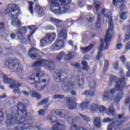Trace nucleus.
I'll return each instance as SVG.
<instances>
[{
	"instance_id": "1",
	"label": "nucleus",
	"mask_w": 130,
	"mask_h": 130,
	"mask_svg": "<svg viewBox=\"0 0 130 130\" xmlns=\"http://www.w3.org/2000/svg\"><path fill=\"white\" fill-rule=\"evenodd\" d=\"M17 113V111L13 112V117L11 114L7 116L6 123L8 125H11L12 122H14L17 124H20L16 127L17 130H24L27 128H30L31 124V119L30 117L27 116L26 112V105L21 102L18 103Z\"/></svg>"
},
{
	"instance_id": "2",
	"label": "nucleus",
	"mask_w": 130,
	"mask_h": 130,
	"mask_svg": "<svg viewBox=\"0 0 130 130\" xmlns=\"http://www.w3.org/2000/svg\"><path fill=\"white\" fill-rule=\"evenodd\" d=\"M102 13L104 15L105 18L108 19L110 22L109 28L107 30L105 37V41H102V40H101V44L98 52L96 59H100V58L103 56V53H102V52H103V51H106V50L108 49V47L111 41V38L113 37V21H112L111 12H110V11L108 9H103Z\"/></svg>"
},
{
	"instance_id": "3",
	"label": "nucleus",
	"mask_w": 130,
	"mask_h": 130,
	"mask_svg": "<svg viewBox=\"0 0 130 130\" xmlns=\"http://www.w3.org/2000/svg\"><path fill=\"white\" fill-rule=\"evenodd\" d=\"M17 11V13H19V11H20V7L17 5L15 4H12V5H9L6 10L5 11V14H6L7 15H10V14H11L12 16V18L11 21V23L12 26H14V27H20L21 26V21L19 20L18 18H17V14L14 15L12 13H16V12Z\"/></svg>"
},
{
	"instance_id": "4",
	"label": "nucleus",
	"mask_w": 130,
	"mask_h": 130,
	"mask_svg": "<svg viewBox=\"0 0 130 130\" xmlns=\"http://www.w3.org/2000/svg\"><path fill=\"white\" fill-rule=\"evenodd\" d=\"M32 68L34 70H36V73H33L28 79V83L29 84H39V83H47L49 81V79H43V76H44V72L41 71V70H39L38 68H36L33 67L32 65Z\"/></svg>"
},
{
	"instance_id": "5",
	"label": "nucleus",
	"mask_w": 130,
	"mask_h": 130,
	"mask_svg": "<svg viewBox=\"0 0 130 130\" xmlns=\"http://www.w3.org/2000/svg\"><path fill=\"white\" fill-rule=\"evenodd\" d=\"M114 106L113 104L110 105L108 111H106V108L104 106H100L98 105H91L89 106L88 108V110H90V111L93 113L95 112V111H97V110H100V112H106L108 114V115H113L114 113H115V110H114Z\"/></svg>"
},
{
	"instance_id": "6",
	"label": "nucleus",
	"mask_w": 130,
	"mask_h": 130,
	"mask_svg": "<svg viewBox=\"0 0 130 130\" xmlns=\"http://www.w3.org/2000/svg\"><path fill=\"white\" fill-rule=\"evenodd\" d=\"M45 67L47 70H54V63L52 61H47L43 59L37 60L35 63L32 64V67L38 69L39 71L41 70V67Z\"/></svg>"
},
{
	"instance_id": "7",
	"label": "nucleus",
	"mask_w": 130,
	"mask_h": 130,
	"mask_svg": "<svg viewBox=\"0 0 130 130\" xmlns=\"http://www.w3.org/2000/svg\"><path fill=\"white\" fill-rule=\"evenodd\" d=\"M47 119L50 123L56 122V124H54L52 126L51 130H64L66 129V126L63 125V121L57 120L56 116H49L47 117Z\"/></svg>"
},
{
	"instance_id": "8",
	"label": "nucleus",
	"mask_w": 130,
	"mask_h": 130,
	"mask_svg": "<svg viewBox=\"0 0 130 130\" xmlns=\"http://www.w3.org/2000/svg\"><path fill=\"white\" fill-rule=\"evenodd\" d=\"M3 82L5 84H10L9 88L10 89H13V92L14 93H17V94H21V91H20V87L22 86V84L19 83H15L16 81L13 80L12 79L9 78L8 76L6 75H4L3 76Z\"/></svg>"
},
{
	"instance_id": "9",
	"label": "nucleus",
	"mask_w": 130,
	"mask_h": 130,
	"mask_svg": "<svg viewBox=\"0 0 130 130\" xmlns=\"http://www.w3.org/2000/svg\"><path fill=\"white\" fill-rule=\"evenodd\" d=\"M125 85V79L124 77L123 76L115 84L114 88H112L110 90V94L113 95L115 92H117V91H122Z\"/></svg>"
},
{
	"instance_id": "10",
	"label": "nucleus",
	"mask_w": 130,
	"mask_h": 130,
	"mask_svg": "<svg viewBox=\"0 0 130 130\" xmlns=\"http://www.w3.org/2000/svg\"><path fill=\"white\" fill-rule=\"evenodd\" d=\"M5 67L7 68H15L17 71H22L23 67L20 65L19 61L18 59H8L5 62Z\"/></svg>"
},
{
	"instance_id": "11",
	"label": "nucleus",
	"mask_w": 130,
	"mask_h": 130,
	"mask_svg": "<svg viewBox=\"0 0 130 130\" xmlns=\"http://www.w3.org/2000/svg\"><path fill=\"white\" fill-rule=\"evenodd\" d=\"M49 2L50 4V10L54 14H64L66 12H68V8H61L59 5H52V3H53V0H49Z\"/></svg>"
},
{
	"instance_id": "12",
	"label": "nucleus",
	"mask_w": 130,
	"mask_h": 130,
	"mask_svg": "<svg viewBox=\"0 0 130 130\" xmlns=\"http://www.w3.org/2000/svg\"><path fill=\"white\" fill-rule=\"evenodd\" d=\"M42 54H43V52L37 49L36 48H32L28 51V55L32 59H37V58L41 57Z\"/></svg>"
},
{
	"instance_id": "13",
	"label": "nucleus",
	"mask_w": 130,
	"mask_h": 130,
	"mask_svg": "<svg viewBox=\"0 0 130 130\" xmlns=\"http://www.w3.org/2000/svg\"><path fill=\"white\" fill-rule=\"evenodd\" d=\"M64 47V43L61 40L57 39L54 44L51 46L50 49L51 51H57Z\"/></svg>"
},
{
	"instance_id": "14",
	"label": "nucleus",
	"mask_w": 130,
	"mask_h": 130,
	"mask_svg": "<svg viewBox=\"0 0 130 130\" xmlns=\"http://www.w3.org/2000/svg\"><path fill=\"white\" fill-rule=\"evenodd\" d=\"M27 32V28L26 27L23 26L22 28H21L20 29L17 30V36L18 38V40L21 42V43H25V42L27 41V39L23 36V34H25Z\"/></svg>"
},
{
	"instance_id": "15",
	"label": "nucleus",
	"mask_w": 130,
	"mask_h": 130,
	"mask_svg": "<svg viewBox=\"0 0 130 130\" xmlns=\"http://www.w3.org/2000/svg\"><path fill=\"white\" fill-rule=\"evenodd\" d=\"M72 3V0H53L52 5L61 6V8H68L70 10L69 5Z\"/></svg>"
},
{
	"instance_id": "16",
	"label": "nucleus",
	"mask_w": 130,
	"mask_h": 130,
	"mask_svg": "<svg viewBox=\"0 0 130 130\" xmlns=\"http://www.w3.org/2000/svg\"><path fill=\"white\" fill-rule=\"evenodd\" d=\"M68 75V71H60L59 73L56 74L55 80L57 83L59 82H62L64 80V78H67Z\"/></svg>"
},
{
	"instance_id": "17",
	"label": "nucleus",
	"mask_w": 130,
	"mask_h": 130,
	"mask_svg": "<svg viewBox=\"0 0 130 130\" xmlns=\"http://www.w3.org/2000/svg\"><path fill=\"white\" fill-rule=\"evenodd\" d=\"M34 25H29L27 26L28 29L31 30V33L30 35L28 37V40L30 42L29 44H30V45H32L33 46H35V45H36L35 40L33 39V37H32V34H33L34 33V31H35V28H34Z\"/></svg>"
},
{
	"instance_id": "18",
	"label": "nucleus",
	"mask_w": 130,
	"mask_h": 130,
	"mask_svg": "<svg viewBox=\"0 0 130 130\" xmlns=\"http://www.w3.org/2000/svg\"><path fill=\"white\" fill-rule=\"evenodd\" d=\"M74 98H71L68 99V102L67 103V105L69 109H75L76 106H77V104L74 102Z\"/></svg>"
},
{
	"instance_id": "19",
	"label": "nucleus",
	"mask_w": 130,
	"mask_h": 130,
	"mask_svg": "<svg viewBox=\"0 0 130 130\" xmlns=\"http://www.w3.org/2000/svg\"><path fill=\"white\" fill-rule=\"evenodd\" d=\"M71 130H93L91 128V126L88 125V127L78 126L73 125L71 126Z\"/></svg>"
},
{
	"instance_id": "20",
	"label": "nucleus",
	"mask_w": 130,
	"mask_h": 130,
	"mask_svg": "<svg viewBox=\"0 0 130 130\" xmlns=\"http://www.w3.org/2000/svg\"><path fill=\"white\" fill-rule=\"evenodd\" d=\"M47 39H48L49 43H51V42H53L54 40H55V38H56V34L54 32L47 34L46 35Z\"/></svg>"
},
{
	"instance_id": "21",
	"label": "nucleus",
	"mask_w": 130,
	"mask_h": 130,
	"mask_svg": "<svg viewBox=\"0 0 130 130\" xmlns=\"http://www.w3.org/2000/svg\"><path fill=\"white\" fill-rule=\"evenodd\" d=\"M92 48H94V45L90 44L86 47H81V50L82 53H87V52H89L90 50H91Z\"/></svg>"
},
{
	"instance_id": "22",
	"label": "nucleus",
	"mask_w": 130,
	"mask_h": 130,
	"mask_svg": "<svg viewBox=\"0 0 130 130\" xmlns=\"http://www.w3.org/2000/svg\"><path fill=\"white\" fill-rule=\"evenodd\" d=\"M74 86V84L73 81H67L65 83L63 88L64 90H69V89H72V88H73Z\"/></svg>"
},
{
	"instance_id": "23",
	"label": "nucleus",
	"mask_w": 130,
	"mask_h": 130,
	"mask_svg": "<svg viewBox=\"0 0 130 130\" xmlns=\"http://www.w3.org/2000/svg\"><path fill=\"white\" fill-rule=\"evenodd\" d=\"M35 10L36 12L40 15V16H43L44 15V11L42 8L40 7V6L38 4H36L35 6Z\"/></svg>"
},
{
	"instance_id": "24",
	"label": "nucleus",
	"mask_w": 130,
	"mask_h": 130,
	"mask_svg": "<svg viewBox=\"0 0 130 130\" xmlns=\"http://www.w3.org/2000/svg\"><path fill=\"white\" fill-rule=\"evenodd\" d=\"M124 94V93H123V92H121L117 94V95L115 98V102H116V103H119L120 100L122 99Z\"/></svg>"
},
{
	"instance_id": "25",
	"label": "nucleus",
	"mask_w": 130,
	"mask_h": 130,
	"mask_svg": "<svg viewBox=\"0 0 130 130\" xmlns=\"http://www.w3.org/2000/svg\"><path fill=\"white\" fill-rule=\"evenodd\" d=\"M93 123L96 127L101 126V120L99 118H95L93 120Z\"/></svg>"
},
{
	"instance_id": "26",
	"label": "nucleus",
	"mask_w": 130,
	"mask_h": 130,
	"mask_svg": "<svg viewBox=\"0 0 130 130\" xmlns=\"http://www.w3.org/2000/svg\"><path fill=\"white\" fill-rule=\"evenodd\" d=\"M30 95L32 98H37V99H41V94L36 91H32L30 93Z\"/></svg>"
},
{
	"instance_id": "27",
	"label": "nucleus",
	"mask_w": 130,
	"mask_h": 130,
	"mask_svg": "<svg viewBox=\"0 0 130 130\" xmlns=\"http://www.w3.org/2000/svg\"><path fill=\"white\" fill-rule=\"evenodd\" d=\"M111 97L109 95V92L108 91H105V93L103 95V100L105 101H108V100H111Z\"/></svg>"
},
{
	"instance_id": "28",
	"label": "nucleus",
	"mask_w": 130,
	"mask_h": 130,
	"mask_svg": "<svg viewBox=\"0 0 130 130\" xmlns=\"http://www.w3.org/2000/svg\"><path fill=\"white\" fill-rule=\"evenodd\" d=\"M55 113L60 117H64V115H66V112L63 110H57L55 112Z\"/></svg>"
},
{
	"instance_id": "29",
	"label": "nucleus",
	"mask_w": 130,
	"mask_h": 130,
	"mask_svg": "<svg viewBox=\"0 0 130 130\" xmlns=\"http://www.w3.org/2000/svg\"><path fill=\"white\" fill-rule=\"evenodd\" d=\"M40 42L41 46L43 47L45 46L47 43H49V41H48V39L46 36L45 38L40 40Z\"/></svg>"
},
{
	"instance_id": "30",
	"label": "nucleus",
	"mask_w": 130,
	"mask_h": 130,
	"mask_svg": "<svg viewBox=\"0 0 130 130\" xmlns=\"http://www.w3.org/2000/svg\"><path fill=\"white\" fill-rule=\"evenodd\" d=\"M101 5V3L99 2L97 0H93V6H94L96 12H98V11L100 10Z\"/></svg>"
},
{
	"instance_id": "31",
	"label": "nucleus",
	"mask_w": 130,
	"mask_h": 130,
	"mask_svg": "<svg viewBox=\"0 0 130 130\" xmlns=\"http://www.w3.org/2000/svg\"><path fill=\"white\" fill-rule=\"evenodd\" d=\"M59 36L62 39H66L67 38V30L63 29L61 30Z\"/></svg>"
},
{
	"instance_id": "32",
	"label": "nucleus",
	"mask_w": 130,
	"mask_h": 130,
	"mask_svg": "<svg viewBox=\"0 0 130 130\" xmlns=\"http://www.w3.org/2000/svg\"><path fill=\"white\" fill-rule=\"evenodd\" d=\"M83 95H86V96H90V97H92L93 96H94L95 93L93 91L90 90L89 91H88L87 90H85L83 93Z\"/></svg>"
},
{
	"instance_id": "33",
	"label": "nucleus",
	"mask_w": 130,
	"mask_h": 130,
	"mask_svg": "<svg viewBox=\"0 0 130 130\" xmlns=\"http://www.w3.org/2000/svg\"><path fill=\"white\" fill-rule=\"evenodd\" d=\"M74 56H75V53L74 52L69 53L68 54L65 55V59H72Z\"/></svg>"
},
{
	"instance_id": "34",
	"label": "nucleus",
	"mask_w": 130,
	"mask_h": 130,
	"mask_svg": "<svg viewBox=\"0 0 130 130\" xmlns=\"http://www.w3.org/2000/svg\"><path fill=\"white\" fill-rule=\"evenodd\" d=\"M81 64L84 67L82 68L83 70L84 71H88L89 70V68L87 67L88 66V62H87V61L85 60L81 61Z\"/></svg>"
},
{
	"instance_id": "35",
	"label": "nucleus",
	"mask_w": 130,
	"mask_h": 130,
	"mask_svg": "<svg viewBox=\"0 0 130 130\" xmlns=\"http://www.w3.org/2000/svg\"><path fill=\"white\" fill-rule=\"evenodd\" d=\"M51 21L52 22V23H53V24L56 26L57 24H59V23L61 22V20H59L53 18H51Z\"/></svg>"
},
{
	"instance_id": "36",
	"label": "nucleus",
	"mask_w": 130,
	"mask_h": 130,
	"mask_svg": "<svg viewBox=\"0 0 130 130\" xmlns=\"http://www.w3.org/2000/svg\"><path fill=\"white\" fill-rule=\"evenodd\" d=\"M72 66L77 69V72H80L81 71V64L79 63L73 64Z\"/></svg>"
},
{
	"instance_id": "37",
	"label": "nucleus",
	"mask_w": 130,
	"mask_h": 130,
	"mask_svg": "<svg viewBox=\"0 0 130 130\" xmlns=\"http://www.w3.org/2000/svg\"><path fill=\"white\" fill-rule=\"evenodd\" d=\"M53 99H63L64 95L60 94H56L52 97Z\"/></svg>"
},
{
	"instance_id": "38",
	"label": "nucleus",
	"mask_w": 130,
	"mask_h": 130,
	"mask_svg": "<svg viewBox=\"0 0 130 130\" xmlns=\"http://www.w3.org/2000/svg\"><path fill=\"white\" fill-rule=\"evenodd\" d=\"M79 115L82 117V118H83V119H84V120H85L87 122L91 121V119H90L89 117L86 116L85 115H84L82 114H79Z\"/></svg>"
},
{
	"instance_id": "39",
	"label": "nucleus",
	"mask_w": 130,
	"mask_h": 130,
	"mask_svg": "<svg viewBox=\"0 0 130 130\" xmlns=\"http://www.w3.org/2000/svg\"><path fill=\"white\" fill-rule=\"evenodd\" d=\"M64 56V53L63 52H61L60 53H58L57 55V59L58 60H60L62 57Z\"/></svg>"
},
{
	"instance_id": "40",
	"label": "nucleus",
	"mask_w": 130,
	"mask_h": 130,
	"mask_svg": "<svg viewBox=\"0 0 130 130\" xmlns=\"http://www.w3.org/2000/svg\"><path fill=\"white\" fill-rule=\"evenodd\" d=\"M46 85H45L44 86H42V85L40 83H39L38 85H36V87L37 88V90H43L44 88H45V86Z\"/></svg>"
},
{
	"instance_id": "41",
	"label": "nucleus",
	"mask_w": 130,
	"mask_h": 130,
	"mask_svg": "<svg viewBox=\"0 0 130 130\" xmlns=\"http://www.w3.org/2000/svg\"><path fill=\"white\" fill-rule=\"evenodd\" d=\"M90 103V102H86L85 103H83L81 104V109H85L86 107H87L88 105H89V104Z\"/></svg>"
},
{
	"instance_id": "42",
	"label": "nucleus",
	"mask_w": 130,
	"mask_h": 130,
	"mask_svg": "<svg viewBox=\"0 0 130 130\" xmlns=\"http://www.w3.org/2000/svg\"><path fill=\"white\" fill-rule=\"evenodd\" d=\"M33 2H30L29 3V10L31 15H33Z\"/></svg>"
},
{
	"instance_id": "43",
	"label": "nucleus",
	"mask_w": 130,
	"mask_h": 130,
	"mask_svg": "<svg viewBox=\"0 0 130 130\" xmlns=\"http://www.w3.org/2000/svg\"><path fill=\"white\" fill-rule=\"evenodd\" d=\"M110 81L114 83L116 81H117V77H115V76L112 75L110 77Z\"/></svg>"
},
{
	"instance_id": "44",
	"label": "nucleus",
	"mask_w": 130,
	"mask_h": 130,
	"mask_svg": "<svg viewBox=\"0 0 130 130\" xmlns=\"http://www.w3.org/2000/svg\"><path fill=\"white\" fill-rule=\"evenodd\" d=\"M109 67V61L108 60H105V66L104 68V71H106Z\"/></svg>"
},
{
	"instance_id": "45",
	"label": "nucleus",
	"mask_w": 130,
	"mask_h": 130,
	"mask_svg": "<svg viewBox=\"0 0 130 130\" xmlns=\"http://www.w3.org/2000/svg\"><path fill=\"white\" fill-rule=\"evenodd\" d=\"M120 60L122 63H125V61H126V58H125L124 55H122L120 57Z\"/></svg>"
},
{
	"instance_id": "46",
	"label": "nucleus",
	"mask_w": 130,
	"mask_h": 130,
	"mask_svg": "<svg viewBox=\"0 0 130 130\" xmlns=\"http://www.w3.org/2000/svg\"><path fill=\"white\" fill-rule=\"evenodd\" d=\"M120 18L122 20H125L126 19V12H122L121 14Z\"/></svg>"
},
{
	"instance_id": "47",
	"label": "nucleus",
	"mask_w": 130,
	"mask_h": 130,
	"mask_svg": "<svg viewBox=\"0 0 130 130\" xmlns=\"http://www.w3.org/2000/svg\"><path fill=\"white\" fill-rule=\"evenodd\" d=\"M5 29H6V25H5V23H0V31H4Z\"/></svg>"
},
{
	"instance_id": "48",
	"label": "nucleus",
	"mask_w": 130,
	"mask_h": 130,
	"mask_svg": "<svg viewBox=\"0 0 130 130\" xmlns=\"http://www.w3.org/2000/svg\"><path fill=\"white\" fill-rule=\"evenodd\" d=\"M47 103V100H43L38 104V105L39 106L40 105H44Z\"/></svg>"
},
{
	"instance_id": "49",
	"label": "nucleus",
	"mask_w": 130,
	"mask_h": 130,
	"mask_svg": "<svg viewBox=\"0 0 130 130\" xmlns=\"http://www.w3.org/2000/svg\"><path fill=\"white\" fill-rule=\"evenodd\" d=\"M124 0H113L114 6H117L118 3H122Z\"/></svg>"
},
{
	"instance_id": "50",
	"label": "nucleus",
	"mask_w": 130,
	"mask_h": 130,
	"mask_svg": "<svg viewBox=\"0 0 130 130\" xmlns=\"http://www.w3.org/2000/svg\"><path fill=\"white\" fill-rule=\"evenodd\" d=\"M107 130H114V124H110L107 128Z\"/></svg>"
},
{
	"instance_id": "51",
	"label": "nucleus",
	"mask_w": 130,
	"mask_h": 130,
	"mask_svg": "<svg viewBox=\"0 0 130 130\" xmlns=\"http://www.w3.org/2000/svg\"><path fill=\"white\" fill-rule=\"evenodd\" d=\"M116 48L118 50H120V49H121L122 48V45L120 43H117L116 45Z\"/></svg>"
},
{
	"instance_id": "52",
	"label": "nucleus",
	"mask_w": 130,
	"mask_h": 130,
	"mask_svg": "<svg viewBox=\"0 0 130 130\" xmlns=\"http://www.w3.org/2000/svg\"><path fill=\"white\" fill-rule=\"evenodd\" d=\"M129 27L128 28V29L127 30V33H128L129 35L126 34L125 35V40H126L127 41H128V40H129V38H130V32L129 31Z\"/></svg>"
},
{
	"instance_id": "53",
	"label": "nucleus",
	"mask_w": 130,
	"mask_h": 130,
	"mask_svg": "<svg viewBox=\"0 0 130 130\" xmlns=\"http://www.w3.org/2000/svg\"><path fill=\"white\" fill-rule=\"evenodd\" d=\"M78 85L79 86H83V85H84V79L81 78L79 80Z\"/></svg>"
},
{
	"instance_id": "54",
	"label": "nucleus",
	"mask_w": 130,
	"mask_h": 130,
	"mask_svg": "<svg viewBox=\"0 0 130 130\" xmlns=\"http://www.w3.org/2000/svg\"><path fill=\"white\" fill-rule=\"evenodd\" d=\"M39 114L41 116H43L45 114V112H44V110L41 109L40 111H39Z\"/></svg>"
},
{
	"instance_id": "55",
	"label": "nucleus",
	"mask_w": 130,
	"mask_h": 130,
	"mask_svg": "<svg viewBox=\"0 0 130 130\" xmlns=\"http://www.w3.org/2000/svg\"><path fill=\"white\" fill-rule=\"evenodd\" d=\"M114 68L115 70H118L119 69V66L118 65V62H115L114 64Z\"/></svg>"
},
{
	"instance_id": "56",
	"label": "nucleus",
	"mask_w": 130,
	"mask_h": 130,
	"mask_svg": "<svg viewBox=\"0 0 130 130\" xmlns=\"http://www.w3.org/2000/svg\"><path fill=\"white\" fill-rule=\"evenodd\" d=\"M116 127V129H120V128L122 127V122H120V123L118 122V125Z\"/></svg>"
},
{
	"instance_id": "57",
	"label": "nucleus",
	"mask_w": 130,
	"mask_h": 130,
	"mask_svg": "<svg viewBox=\"0 0 130 130\" xmlns=\"http://www.w3.org/2000/svg\"><path fill=\"white\" fill-rule=\"evenodd\" d=\"M111 122V119L109 118H105L103 120V122Z\"/></svg>"
},
{
	"instance_id": "58",
	"label": "nucleus",
	"mask_w": 130,
	"mask_h": 130,
	"mask_svg": "<svg viewBox=\"0 0 130 130\" xmlns=\"http://www.w3.org/2000/svg\"><path fill=\"white\" fill-rule=\"evenodd\" d=\"M2 120H4V113L0 112V122H2Z\"/></svg>"
},
{
	"instance_id": "59",
	"label": "nucleus",
	"mask_w": 130,
	"mask_h": 130,
	"mask_svg": "<svg viewBox=\"0 0 130 130\" xmlns=\"http://www.w3.org/2000/svg\"><path fill=\"white\" fill-rule=\"evenodd\" d=\"M125 48L127 50H129V49H130V42H129L127 44H126Z\"/></svg>"
},
{
	"instance_id": "60",
	"label": "nucleus",
	"mask_w": 130,
	"mask_h": 130,
	"mask_svg": "<svg viewBox=\"0 0 130 130\" xmlns=\"http://www.w3.org/2000/svg\"><path fill=\"white\" fill-rule=\"evenodd\" d=\"M125 68L128 70V71H130V62H127L125 64Z\"/></svg>"
},
{
	"instance_id": "61",
	"label": "nucleus",
	"mask_w": 130,
	"mask_h": 130,
	"mask_svg": "<svg viewBox=\"0 0 130 130\" xmlns=\"http://www.w3.org/2000/svg\"><path fill=\"white\" fill-rule=\"evenodd\" d=\"M120 10L121 11H124L125 10V6L124 5H121V6L119 7Z\"/></svg>"
},
{
	"instance_id": "62",
	"label": "nucleus",
	"mask_w": 130,
	"mask_h": 130,
	"mask_svg": "<svg viewBox=\"0 0 130 130\" xmlns=\"http://www.w3.org/2000/svg\"><path fill=\"white\" fill-rule=\"evenodd\" d=\"M95 27L98 29H99V28H101V24H100V22H96Z\"/></svg>"
},
{
	"instance_id": "63",
	"label": "nucleus",
	"mask_w": 130,
	"mask_h": 130,
	"mask_svg": "<svg viewBox=\"0 0 130 130\" xmlns=\"http://www.w3.org/2000/svg\"><path fill=\"white\" fill-rule=\"evenodd\" d=\"M90 56L89 55H86L84 57H83V59L85 60H88V59H89Z\"/></svg>"
},
{
	"instance_id": "64",
	"label": "nucleus",
	"mask_w": 130,
	"mask_h": 130,
	"mask_svg": "<svg viewBox=\"0 0 130 130\" xmlns=\"http://www.w3.org/2000/svg\"><path fill=\"white\" fill-rule=\"evenodd\" d=\"M22 93L25 95V96H29V92L26 91H23Z\"/></svg>"
}]
</instances>
